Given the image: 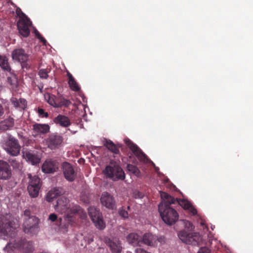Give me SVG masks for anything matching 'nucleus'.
<instances>
[{
	"instance_id": "nucleus-1",
	"label": "nucleus",
	"mask_w": 253,
	"mask_h": 253,
	"mask_svg": "<svg viewBox=\"0 0 253 253\" xmlns=\"http://www.w3.org/2000/svg\"><path fill=\"white\" fill-rule=\"evenodd\" d=\"M17 231L14 221L7 219L4 216H0V236L4 239L10 238L6 248L17 249L23 253H30L34 250L33 243L25 238L16 237Z\"/></svg>"
},
{
	"instance_id": "nucleus-2",
	"label": "nucleus",
	"mask_w": 253,
	"mask_h": 253,
	"mask_svg": "<svg viewBox=\"0 0 253 253\" xmlns=\"http://www.w3.org/2000/svg\"><path fill=\"white\" fill-rule=\"evenodd\" d=\"M106 177L114 181L123 180L125 178V173L122 168L115 161H111L109 164L103 170Z\"/></svg>"
},
{
	"instance_id": "nucleus-3",
	"label": "nucleus",
	"mask_w": 253,
	"mask_h": 253,
	"mask_svg": "<svg viewBox=\"0 0 253 253\" xmlns=\"http://www.w3.org/2000/svg\"><path fill=\"white\" fill-rule=\"evenodd\" d=\"M124 141L132 153L140 162L147 165L148 166L154 167L156 171L158 170V168L156 167L155 164L147 157L146 155L136 144H134L128 138L125 139Z\"/></svg>"
},
{
	"instance_id": "nucleus-4",
	"label": "nucleus",
	"mask_w": 253,
	"mask_h": 253,
	"mask_svg": "<svg viewBox=\"0 0 253 253\" xmlns=\"http://www.w3.org/2000/svg\"><path fill=\"white\" fill-rule=\"evenodd\" d=\"M159 213L163 220L168 225L174 224L178 219V214L176 210L169 206H166L164 209L159 204Z\"/></svg>"
},
{
	"instance_id": "nucleus-5",
	"label": "nucleus",
	"mask_w": 253,
	"mask_h": 253,
	"mask_svg": "<svg viewBox=\"0 0 253 253\" xmlns=\"http://www.w3.org/2000/svg\"><path fill=\"white\" fill-rule=\"evenodd\" d=\"M4 149L9 155L16 156L20 153L21 146L18 140L9 134L5 141Z\"/></svg>"
},
{
	"instance_id": "nucleus-6",
	"label": "nucleus",
	"mask_w": 253,
	"mask_h": 253,
	"mask_svg": "<svg viewBox=\"0 0 253 253\" xmlns=\"http://www.w3.org/2000/svg\"><path fill=\"white\" fill-rule=\"evenodd\" d=\"M39 219L35 216H32L28 219H24L23 231L26 234L35 235L39 231Z\"/></svg>"
},
{
	"instance_id": "nucleus-7",
	"label": "nucleus",
	"mask_w": 253,
	"mask_h": 253,
	"mask_svg": "<svg viewBox=\"0 0 253 253\" xmlns=\"http://www.w3.org/2000/svg\"><path fill=\"white\" fill-rule=\"evenodd\" d=\"M178 235L182 242L186 244L198 245L201 240V238L197 233H188L185 231H181L178 233Z\"/></svg>"
},
{
	"instance_id": "nucleus-8",
	"label": "nucleus",
	"mask_w": 253,
	"mask_h": 253,
	"mask_svg": "<svg viewBox=\"0 0 253 253\" xmlns=\"http://www.w3.org/2000/svg\"><path fill=\"white\" fill-rule=\"evenodd\" d=\"M88 214L96 228L100 230L105 228V224L99 211L94 207H90L88 208Z\"/></svg>"
},
{
	"instance_id": "nucleus-9",
	"label": "nucleus",
	"mask_w": 253,
	"mask_h": 253,
	"mask_svg": "<svg viewBox=\"0 0 253 253\" xmlns=\"http://www.w3.org/2000/svg\"><path fill=\"white\" fill-rule=\"evenodd\" d=\"M63 141V137L58 134L54 133L50 134L46 139V144L47 147L51 150L59 149Z\"/></svg>"
},
{
	"instance_id": "nucleus-10",
	"label": "nucleus",
	"mask_w": 253,
	"mask_h": 253,
	"mask_svg": "<svg viewBox=\"0 0 253 253\" xmlns=\"http://www.w3.org/2000/svg\"><path fill=\"white\" fill-rule=\"evenodd\" d=\"M32 24V22L28 17L19 19L17 22V27L19 34L24 38L28 37L30 33L29 27Z\"/></svg>"
},
{
	"instance_id": "nucleus-11",
	"label": "nucleus",
	"mask_w": 253,
	"mask_h": 253,
	"mask_svg": "<svg viewBox=\"0 0 253 253\" xmlns=\"http://www.w3.org/2000/svg\"><path fill=\"white\" fill-rule=\"evenodd\" d=\"M105 243L109 246L112 253H121L122 250L120 240L116 237L105 238Z\"/></svg>"
},
{
	"instance_id": "nucleus-12",
	"label": "nucleus",
	"mask_w": 253,
	"mask_h": 253,
	"mask_svg": "<svg viewBox=\"0 0 253 253\" xmlns=\"http://www.w3.org/2000/svg\"><path fill=\"white\" fill-rule=\"evenodd\" d=\"M11 57L13 61L20 62L25 61L26 59H29V55L24 48L18 47L13 50L11 52Z\"/></svg>"
},
{
	"instance_id": "nucleus-13",
	"label": "nucleus",
	"mask_w": 253,
	"mask_h": 253,
	"mask_svg": "<svg viewBox=\"0 0 253 253\" xmlns=\"http://www.w3.org/2000/svg\"><path fill=\"white\" fill-rule=\"evenodd\" d=\"M63 172L65 178L68 181H73L76 177V174L73 167L68 162H64L62 164Z\"/></svg>"
},
{
	"instance_id": "nucleus-14",
	"label": "nucleus",
	"mask_w": 253,
	"mask_h": 253,
	"mask_svg": "<svg viewBox=\"0 0 253 253\" xmlns=\"http://www.w3.org/2000/svg\"><path fill=\"white\" fill-rule=\"evenodd\" d=\"M11 175V169L9 164L4 161L0 160V178L7 180Z\"/></svg>"
},
{
	"instance_id": "nucleus-15",
	"label": "nucleus",
	"mask_w": 253,
	"mask_h": 253,
	"mask_svg": "<svg viewBox=\"0 0 253 253\" xmlns=\"http://www.w3.org/2000/svg\"><path fill=\"white\" fill-rule=\"evenodd\" d=\"M102 205L109 209L113 210L115 208V201L114 197L108 192H103L100 198Z\"/></svg>"
},
{
	"instance_id": "nucleus-16",
	"label": "nucleus",
	"mask_w": 253,
	"mask_h": 253,
	"mask_svg": "<svg viewBox=\"0 0 253 253\" xmlns=\"http://www.w3.org/2000/svg\"><path fill=\"white\" fill-rule=\"evenodd\" d=\"M70 206L69 199L65 196H62L57 200L55 209L61 213L66 212Z\"/></svg>"
},
{
	"instance_id": "nucleus-17",
	"label": "nucleus",
	"mask_w": 253,
	"mask_h": 253,
	"mask_svg": "<svg viewBox=\"0 0 253 253\" xmlns=\"http://www.w3.org/2000/svg\"><path fill=\"white\" fill-rule=\"evenodd\" d=\"M58 168V163L51 159L46 160L42 166V171L46 173H51L55 172Z\"/></svg>"
},
{
	"instance_id": "nucleus-18",
	"label": "nucleus",
	"mask_w": 253,
	"mask_h": 253,
	"mask_svg": "<svg viewBox=\"0 0 253 253\" xmlns=\"http://www.w3.org/2000/svg\"><path fill=\"white\" fill-rule=\"evenodd\" d=\"M22 154L23 157L27 161L31 163L33 165L37 164L40 162V159L32 150L23 148L22 150Z\"/></svg>"
},
{
	"instance_id": "nucleus-19",
	"label": "nucleus",
	"mask_w": 253,
	"mask_h": 253,
	"mask_svg": "<svg viewBox=\"0 0 253 253\" xmlns=\"http://www.w3.org/2000/svg\"><path fill=\"white\" fill-rule=\"evenodd\" d=\"M10 102L15 109L20 111H24L27 108L28 102L26 99L20 98L18 99L12 97L10 98Z\"/></svg>"
},
{
	"instance_id": "nucleus-20",
	"label": "nucleus",
	"mask_w": 253,
	"mask_h": 253,
	"mask_svg": "<svg viewBox=\"0 0 253 253\" xmlns=\"http://www.w3.org/2000/svg\"><path fill=\"white\" fill-rule=\"evenodd\" d=\"M15 126V120L11 117L8 116L3 120L0 122V130L5 131L13 129Z\"/></svg>"
},
{
	"instance_id": "nucleus-21",
	"label": "nucleus",
	"mask_w": 253,
	"mask_h": 253,
	"mask_svg": "<svg viewBox=\"0 0 253 253\" xmlns=\"http://www.w3.org/2000/svg\"><path fill=\"white\" fill-rule=\"evenodd\" d=\"M33 132L35 136L44 134L48 133L50 130V126L47 124L36 123L33 126Z\"/></svg>"
},
{
	"instance_id": "nucleus-22",
	"label": "nucleus",
	"mask_w": 253,
	"mask_h": 253,
	"mask_svg": "<svg viewBox=\"0 0 253 253\" xmlns=\"http://www.w3.org/2000/svg\"><path fill=\"white\" fill-rule=\"evenodd\" d=\"M53 122L63 127H67L71 124L70 119L66 116L59 114L53 119Z\"/></svg>"
},
{
	"instance_id": "nucleus-23",
	"label": "nucleus",
	"mask_w": 253,
	"mask_h": 253,
	"mask_svg": "<svg viewBox=\"0 0 253 253\" xmlns=\"http://www.w3.org/2000/svg\"><path fill=\"white\" fill-rule=\"evenodd\" d=\"M81 210V207L77 205H73L71 207H70V206L69 207L67 211L66 212L68 213L65 217V220L68 221L69 223L72 224V222H73V216L72 214H75L79 212Z\"/></svg>"
},
{
	"instance_id": "nucleus-24",
	"label": "nucleus",
	"mask_w": 253,
	"mask_h": 253,
	"mask_svg": "<svg viewBox=\"0 0 253 253\" xmlns=\"http://www.w3.org/2000/svg\"><path fill=\"white\" fill-rule=\"evenodd\" d=\"M126 241L133 246H141L142 244L141 237L135 233L129 234L126 236Z\"/></svg>"
},
{
	"instance_id": "nucleus-25",
	"label": "nucleus",
	"mask_w": 253,
	"mask_h": 253,
	"mask_svg": "<svg viewBox=\"0 0 253 253\" xmlns=\"http://www.w3.org/2000/svg\"><path fill=\"white\" fill-rule=\"evenodd\" d=\"M63 190L61 187H55L50 190L47 194L46 199L48 202H52V200L57 197L62 195Z\"/></svg>"
},
{
	"instance_id": "nucleus-26",
	"label": "nucleus",
	"mask_w": 253,
	"mask_h": 253,
	"mask_svg": "<svg viewBox=\"0 0 253 253\" xmlns=\"http://www.w3.org/2000/svg\"><path fill=\"white\" fill-rule=\"evenodd\" d=\"M159 193H160V196L162 199V202L159 204H160L161 208L163 207V203H164L165 206L167 205L169 206V205L174 203L175 199L173 197L166 192H161L159 191Z\"/></svg>"
},
{
	"instance_id": "nucleus-27",
	"label": "nucleus",
	"mask_w": 253,
	"mask_h": 253,
	"mask_svg": "<svg viewBox=\"0 0 253 253\" xmlns=\"http://www.w3.org/2000/svg\"><path fill=\"white\" fill-rule=\"evenodd\" d=\"M0 67L4 72H11L12 70L9 63L8 58L5 55L0 54Z\"/></svg>"
},
{
	"instance_id": "nucleus-28",
	"label": "nucleus",
	"mask_w": 253,
	"mask_h": 253,
	"mask_svg": "<svg viewBox=\"0 0 253 253\" xmlns=\"http://www.w3.org/2000/svg\"><path fill=\"white\" fill-rule=\"evenodd\" d=\"M28 176L29 178L28 186H33V187H41L42 182L38 175H34L33 176L31 173H29Z\"/></svg>"
},
{
	"instance_id": "nucleus-29",
	"label": "nucleus",
	"mask_w": 253,
	"mask_h": 253,
	"mask_svg": "<svg viewBox=\"0 0 253 253\" xmlns=\"http://www.w3.org/2000/svg\"><path fill=\"white\" fill-rule=\"evenodd\" d=\"M104 145L112 153L118 154L119 153L120 151L119 147L115 145L114 142L111 140H107L105 139Z\"/></svg>"
},
{
	"instance_id": "nucleus-30",
	"label": "nucleus",
	"mask_w": 253,
	"mask_h": 253,
	"mask_svg": "<svg viewBox=\"0 0 253 253\" xmlns=\"http://www.w3.org/2000/svg\"><path fill=\"white\" fill-rule=\"evenodd\" d=\"M45 97L50 105L54 108H58V96H56L52 94L48 93Z\"/></svg>"
},
{
	"instance_id": "nucleus-31",
	"label": "nucleus",
	"mask_w": 253,
	"mask_h": 253,
	"mask_svg": "<svg viewBox=\"0 0 253 253\" xmlns=\"http://www.w3.org/2000/svg\"><path fill=\"white\" fill-rule=\"evenodd\" d=\"M10 76H9L7 78V81L8 84L12 85L13 87H16L18 84V80L16 75L14 73V70H11V72H8Z\"/></svg>"
},
{
	"instance_id": "nucleus-32",
	"label": "nucleus",
	"mask_w": 253,
	"mask_h": 253,
	"mask_svg": "<svg viewBox=\"0 0 253 253\" xmlns=\"http://www.w3.org/2000/svg\"><path fill=\"white\" fill-rule=\"evenodd\" d=\"M58 104V108L68 107L71 104V102L69 100L65 99L62 95H59Z\"/></svg>"
},
{
	"instance_id": "nucleus-33",
	"label": "nucleus",
	"mask_w": 253,
	"mask_h": 253,
	"mask_svg": "<svg viewBox=\"0 0 253 253\" xmlns=\"http://www.w3.org/2000/svg\"><path fill=\"white\" fill-rule=\"evenodd\" d=\"M41 188L40 187H33V186H28L27 190L30 197L32 198L37 197Z\"/></svg>"
},
{
	"instance_id": "nucleus-34",
	"label": "nucleus",
	"mask_w": 253,
	"mask_h": 253,
	"mask_svg": "<svg viewBox=\"0 0 253 253\" xmlns=\"http://www.w3.org/2000/svg\"><path fill=\"white\" fill-rule=\"evenodd\" d=\"M153 237L150 233H145L141 238L142 244L150 246L152 244Z\"/></svg>"
},
{
	"instance_id": "nucleus-35",
	"label": "nucleus",
	"mask_w": 253,
	"mask_h": 253,
	"mask_svg": "<svg viewBox=\"0 0 253 253\" xmlns=\"http://www.w3.org/2000/svg\"><path fill=\"white\" fill-rule=\"evenodd\" d=\"M68 84L70 88L73 91H78L80 90V87L74 78L71 80H69Z\"/></svg>"
},
{
	"instance_id": "nucleus-36",
	"label": "nucleus",
	"mask_w": 253,
	"mask_h": 253,
	"mask_svg": "<svg viewBox=\"0 0 253 253\" xmlns=\"http://www.w3.org/2000/svg\"><path fill=\"white\" fill-rule=\"evenodd\" d=\"M127 170L132 172L133 174L137 176H139L140 175V171L138 168L135 166L128 164L127 166Z\"/></svg>"
},
{
	"instance_id": "nucleus-37",
	"label": "nucleus",
	"mask_w": 253,
	"mask_h": 253,
	"mask_svg": "<svg viewBox=\"0 0 253 253\" xmlns=\"http://www.w3.org/2000/svg\"><path fill=\"white\" fill-rule=\"evenodd\" d=\"M159 180L163 182V183L167 187H169L172 184L169 179L159 171Z\"/></svg>"
},
{
	"instance_id": "nucleus-38",
	"label": "nucleus",
	"mask_w": 253,
	"mask_h": 253,
	"mask_svg": "<svg viewBox=\"0 0 253 253\" xmlns=\"http://www.w3.org/2000/svg\"><path fill=\"white\" fill-rule=\"evenodd\" d=\"M178 203L185 210L190 208V206L192 205L189 201L185 200H180Z\"/></svg>"
},
{
	"instance_id": "nucleus-39",
	"label": "nucleus",
	"mask_w": 253,
	"mask_h": 253,
	"mask_svg": "<svg viewBox=\"0 0 253 253\" xmlns=\"http://www.w3.org/2000/svg\"><path fill=\"white\" fill-rule=\"evenodd\" d=\"M119 214L120 216L124 218V219H127L128 217V214L127 211L123 208L119 209L118 211Z\"/></svg>"
},
{
	"instance_id": "nucleus-40",
	"label": "nucleus",
	"mask_w": 253,
	"mask_h": 253,
	"mask_svg": "<svg viewBox=\"0 0 253 253\" xmlns=\"http://www.w3.org/2000/svg\"><path fill=\"white\" fill-rule=\"evenodd\" d=\"M29 59H26L24 61H21L19 63L21 64V66L22 69H26V70H29L31 68V65L30 63H29Z\"/></svg>"
},
{
	"instance_id": "nucleus-41",
	"label": "nucleus",
	"mask_w": 253,
	"mask_h": 253,
	"mask_svg": "<svg viewBox=\"0 0 253 253\" xmlns=\"http://www.w3.org/2000/svg\"><path fill=\"white\" fill-rule=\"evenodd\" d=\"M16 15L19 17V19H25L26 18H28L27 16L25 13H24L22 11L21 9L19 7H17L16 8Z\"/></svg>"
},
{
	"instance_id": "nucleus-42",
	"label": "nucleus",
	"mask_w": 253,
	"mask_h": 253,
	"mask_svg": "<svg viewBox=\"0 0 253 253\" xmlns=\"http://www.w3.org/2000/svg\"><path fill=\"white\" fill-rule=\"evenodd\" d=\"M39 75L41 79H47L48 77L47 72L45 69L40 70Z\"/></svg>"
},
{
	"instance_id": "nucleus-43",
	"label": "nucleus",
	"mask_w": 253,
	"mask_h": 253,
	"mask_svg": "<svg viewBox=\"0 0 253 253\" xmlns=\"http://www.w3.org/2000/svg\"><path fill=\"white\" fill-rule=\"evenodd\" d=\"M38 112L39 117L41 118H47L48 117V113L45 112L44 109L42 108H38Z\"/></svg>"
},
{
	"instance_id": "nucleus-44",
	"label": "nucleus",
	"mask_w": 253,
	"mask_h": 253,
	"mask_svg": "<svg viewBox=\"0 0 253 253\" xmlns=\"http://www.w3.org/2000/svg\"><path fill=\"white\" fill-rule=\"evenodd\" d=\"M81 199L85 204H88L89 203L90 199L88 196L85 193L82 192L81 194Z\"/></svg>"
},
{
	"instance_id": "nucleus-45",
	"label": "nucleus",
	"mask_w": 253,
	"mask_h": 253,
	"mask_svg": "<svg viewBox=\"0 0 253 253\" xmlns=\"http://www.w3.org/2000/svg\"><path fill=\"white\" fill-rule=\"evenodd\" d=\"M34 33L37 37V38L39 39L44 44H45L46 42V40L42 37V36L40 34L39 31L37 29H35Z\"/></svg>"
},
{
	"instance_id": "nucleus-46",
	"label": "nucleus",
	"mask_w": 253,
	"mask_h": 253,
	"mask_svg": "<svg viewBox=\"0 0 253 253\" xmlns=\"http://www.w3.org/2000/svg\"><path fill=\"white\" fill-rule=\"evenodd\" d=\"M11 166L14 169H19L21 168V164L19 162L17 161L16 159H13L10 162Z\"/></svg>"
},
{
	"instance_id": "nucleus-47",
	"label": "nucleus",
	"mask_w": 253,
	"mask_h": 253,
	"mask_svg": "<svg viewBox=\"0 0 253 253\" xmlns=\"http://www.w3.org/2000/svg\"><path fill=\"white\" fill-rule=\"evenodd\" d=\"M24 219H28L31 218L32 215H31V211L30 210L26 209L24 212Z\"/></svg>"
},
{
	"instance_id": "nucleus-48",
	"label": "nucleus",
	"mask_w": 253,
	"mask_h": 253,
	"mask_svg": "<svg viewBox=\"0 0 253 253\" xmlns=\"http://www.w3.org/2000/svg\"><path fill=\"white\" fill-rule=\"evenodd\" d=\"M48 219L52 222H54L57 219V216L55 213H51L49 215Z\"/></svg>"
},
{
	"instance_id": "nucleus-49",
	"label": "nucleus",
	"mask_w": 253,
	"mask_h": 253,
	"mask_svg": "<svg viewBox=\"0 0 253 253\" xmlns=\"http://www.w3.org/2000/svg\"><path fill=\"white\" fill-rule=\"evenodd\" d=\"M187 210H189V212L193 215H196L197 213V211L192 205L190 206V208H188Z\"/></svg>"
},
{
	"instance_id": "nucleus-50",
	"label": "nucleus",
	"mask_w": 253,
	"mask_h": 253,
	"mask_svg": "<svg viewBox=\"0 0 253 253\" xmlns=\"http://www.w3.org/2000/svg\"><path fill=\"white\" fill-rule=\"evenodd\" d=\"M144 196V194L140 192L137 191L134 194V198L135 199H142Z\"/></svg>"
},
{
	"instance_id": "nucleus-51",
	"label": "nucleus",
	"mask_w": 253,
	"mask_h": 253,
	"mask_svg": "<svg viewBox=\"0 0 253 253\" xmlns=\"http://www.w3.org/2000/svg\"><path fill=\"white\" fill-rule=\"evenodd\" d=\"M198 253H210L209 249L206 247H202L200 248Z\"/></svg>"
},
{
	"instance_id": "nucleus-52",
	"label": "nucleus",
	"mask_w": 253,
	"mask_h": 253,
	"mask_svg": "<svg viewBox=\"0 0 253 253\" xmlns=\"http://www.w3.org/2000/svg\"><path fill=\"white\" fill-rule=\"evenodd\" d=\"M135 253H150L147 252L146 251L144 250L143 249L139 248H137L135 250Z\"/></svg>"
},
{
	"instance_id": "nucleus-53",
	"label": "nucleus",
	"mask_w": 253,
	"mask_h": 253,
	"mask_svg": "<svg viewBox=\"0 0 253 253\" xmlns=\"http://www.w3.org/2000/svg\"><path fill=\"white\" fill-rule=\"evenodd\" d=\"M67 76L69 78V80H71V79H74V78L73 77V76L72 75V74L69 73V72H67Z\"/></svg>"
},
{
	"instance_id": "nucleus-54",
	"label": "nucleus",
	"mask_w": 253,
	"mask_h": 253,
	"mask_svg": "<svg viewBox=\"0 0 253 253\" xmlns=\"http://www.w3.org/2000/svg\"><path fill=\"white\" fill-rule=\"evenodd\" d=\"M188 224V228H192V224L188 221H187L186 222V225L187 226V225Z\"/></svg>"
},
{
	"instance_id": "nucleus-55",
	"label": "nucleus",
	"mask_w": 253,
	"mask_h": 253,
	"mask_svg": "<svg viewBox=\"0 0 253 253\" xmlns=\"http://www.w3.org/2000/svg\"><path fill=\"white\" fill-rule=\"evenodd\" d=\"M68 130H70V131L72 132V134H75V133H76V132H77V131H72V130H71L69 128V129H68Z\"/></svg>"
},
{
	"instance_id": "nucleus-56",
	"label": "nucleus",
	"mask_w": 253,
	"mask_h": 253,
	"mask_svg": "<svg viewBox=\"0 0 253 253\" xmlns=\"http://www.w3.org/2000/svg\"><path fill=\"white\" fill-rule=\"evenodd\" d=\"M2 191V187L0 185V193Z\"/></svg>"
},
{
	"instance_id": "nucleus-57",
	"label": "nucleus",
	"mask_w": 253,
	"mask_h": 253,
	"mask_svg": "<svg viewBox=\"0 0 253 253\" xmlns=\"http://www.w3.org/2000/svg\"><path fill=\"white\" fill-rule=\"evenodd\" d=\"M202 225H203L204 224V222H202L201 223Z\"/></svg>"
},
{
	"instance_id": "nucleus-58",
	"label": "nucleus",
	"mask_w": 253,
	"mask_h": 253,
	"mask_svg": "<svg viewBox=\"0 0 253 253\" xmlns=\"http://www.w3.org/2000/svg\"><path fill=\"white\" fill-rule=\"evenodd\" d=\"M42 88H40V87H39V88H40V89L41 91H42Z\"/></svg>"
},
{
	"instance_id": "nucleus-59",
	"label": "nucleus",
	"mask_w": 253,
	"mask_h": 253,
	"mask_svg": "<svg viewBox=\"0 0 253 253\" xmlns=\"http://www.w3.org/2000/svg\"><path fill=\"white\" fill-rule=\"evenodd\" d=\"M127 208L128 209H129V208H130L129 206H128V207H127Z\"/></svg>"
},
{
	"instance_id": "nucleus-60",
	"label": "nucleus",
	"mask_w": 253,
	"mask_h": 253,
	"mask_svg": "<svg viewBox=\"0 0 253 253\" xmlns=\"http://www.w3.org/2000/svg\"><path fill=\"white\" fill-rule=\"evenodd\" d=\"M59 219H60V222H61V220H62L61 218H59Z\"/></svg>"
},
{
	"instance_id": "nucleus-61",
	"label": "nucleus",
	"mask_w": 253,
	"mask_h": 253,
	"mask_svg": "<svg viewBox=\"0 0 253 253\" xmlns=\"http://www.w3.org/2000/svg\"><path fill=\"white\" fill-rule=\"evenodd\" d=\"M160 239H161V238H159V242H160Z\"/></svg>"
}]
</instances>
